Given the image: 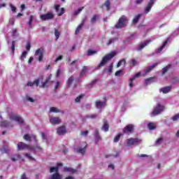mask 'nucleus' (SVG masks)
I'll return each instance as SVG.
<instances>
[{"label":"nucleus","mask_w":179,"mask_h":179,"mask_svg":"<svg viewBox=\"0 0 179 179\" xmlns=\"http://www.w3.org/2000/svg\"><path fill=\"white\" fill-rule=\"evenodd\" d=\"M50 77L48 78H47L45 80V81L44 83H43V80L44 79V78L43 76H41L39 78H38L37 79H36L34 81L31 82V81H29L27 83V86L29 87H33V86H38V85H40V83H42V85L41 86V87H47V85L48 84V82H50Z\"/></svg>","instance_id":"nucleus-1"},{"label":"nucleus","mask_w":179,"mask_h":179,"mask_svg":"<svg viewBox=\"0 0 179 179\" xmlns=\"http://www.w3.org/2000/svg\"><path fill=\"white\" fill-rule=\"evenodd\" d=\"M59 167H62V163L57 164V166H51L50 168V173H55L52 174L50 176L49 179H62V176H61V174L58 173L59 170Z\"/></svg>","instance_id":"nucleus-2"},{"label":"nucleus","mask_w":179,"mask_h":179,"mask_svg":"<svg viewBox=\"0 0 179 179\" xmlns=\"http://www.w3.org/2000/svg\"><path fill=\"white\" fill-rule=\"evenodd\" d=\"M117 55V52H111L110 53L105 55L101 62H100V64H99V67L101 68V66H104V65H106L108 61H110V59H112V58H114V57H115Z\"/></svg>","instance_id":"nucleus-3"},{"label":"nucleus","mask_w":179,"mask_h":179,"mask_svg":"<svg viewBox=\"0 0 179 179\" xmlns=\"http://www.w3.org/2000/svg\"><path fill=\"white\" fill-rule=\"evenodd\" d=\"M162 111H164V106L160 105V103H158L157 106L151 113V116L155 117L156 115H159V114H162Z\"/></svg>","instance_id":"nucleus-4"},{"label":"nucleus","mask_w":179,"mask_h":179,"mask_svg":"<svg viewBox=\"0 0 179 179\" xmlns=\"http://www.w3.org/2000/svg\"><path fill=\"white\" fill-rule=\"evenodd\" d=\"M127 146H138L142 143V139L130 138L127 140Z\"/></svg>","instance_id":"nucleus-5"},{"label":"nucleus","mask_w":179,"mask_h":179,"mask_svg":"<svg viewBox=\"0 0 179 179\" xmlns=\"http://www.w3.org/2000/svg\"><path fill=\"white\" fill-rule=\"evenodd\" d=\"M128 20L127 19V17L124 15H122L120 19L118 22L115 25L116 29H122V27H125L127 26Z\"/></svg>","instance_id":"nucleus-6"},{"label":"nucleus","mask_w":179,"mask_h":179,"mask_svg":"<svg viewBox=\"0 0 179 179\" xmlns=\"http://www.w3.org/2000/svg\"><path fill=\"white\" fill-rule=\"evenodd\" d=\"M87 147V144L86 143H83L79 146H75L74 150L77 153H80V155H85L86 152V148Z\"/></svg>","instance_id":"nucleus-7"},{"label":"nucleus","mask_w":179,"mask_h":179,"mask_svg":"<svg viewBox=\"0 0 179 179\" xmlns=\"http://www.w3.org/2000/svg\"><path fill=\"white\" fill-rule=\"evenodd\" d=\"M17 149H18V150H31V146H30L23 142H20L17 144Z\"/></svg>","instance_id":"nucleus-8"},{"label":"nucleus","mask_w":179,"mask_h":179,"mask_svg":"<svg viewBox=\"0 0 179 179\" xmlns=\"http://www.w3.org/2000/svg\"><path fill=\"white\" fill-rule=\"evenodd\" d=\"M44 54V49L43 48H38L36 52H35V57H36L39 61V62H41L43 61V55Z\"/></svg>","instance_id":"nucleus-9"},{"label":"nucleus","mask_w":179,"mask_h":179,"mask_svg":"<svg viewBox=\"0 0 179 179\" xmlns=\"http://www.w3.org/2000/svg\"><path fill=\"white\" fill-rule=\"evenodd\" d=\"M49 121L50 124H52V125H59V124L61 123V118L58 117L50 116Z\"/></svg>","instance_id":"nucleus-10"},{"label":"nucleus","mask_w":179,"mask_h":179,"mask_svg":"<svg viewBox=\"0 0 179 179\" xmlns=\"http://www.w3.org/2000/svg\"><path fill=\"white\" fill-rule=\"evenodd\" d=\"M10 120L12 121H16L18 124H23V119H22L20 116H17L16 114L12 113L10 115Z\"/></svg>","instance_id":"nucleus-11"},{"label":"nucleus","mask_w":179,"mask_h":179,"mask_svg":"<svg viewBox=\"0 0 179 179\" xmlns=\"http://www.w3.org/2000/svg\"><path fill=\"white\" fill-rule=\"evenodd\" d=\"M53 18H54V14H52V13H49L41 15V20H50V19H53Z\"/></svg>","instance_id":"nucleus-12"},{"label":"nucleus","mask_w":179,"mask_h":179,"mask_svg":"<svg viewBox=\"0 0 179 179\" xmlns=\"http://www.w3.org/2000/svg\"><path fill=\"white\" fill-rule=\"evenodd\" d=\"M134 124H128L123 129L124 134H129L134 131Z\"/></svg>","instance_id":"nucleus-13"},{"label":"nucleus","mask_w":179,"mask_h":179,"mask_svg":"<svg viewBox=\"0 0 179 179\" xmlns=\"http://www.w3.org/2000/svg\"><path fill=\"white\" fill-rule=\"evenodd\" d=\"M155 2H156V0H150V2L148 3V6L145 8V13H149L150 12V9H152V6L155 4Z\"/></svg>","instance_id":"nucleus-14"},{"label":"nucleus","mask_w":179,"mask_h":179,"mask_svg":"<svg viewBox=\"0 0 179 179\" xmlns=\"http://www.w3.org/2000/svg\"><path fill=\"white\" fill-rule=\"evenodd\" d=\"M55 9L58 15V16H62V14L65 13V8H62L59 9V5H55Z\"/></svg>","instance_id":"nucleus-15"},{"label":"nucleus","mask_w":179,"mask_h":179,"mask_svg":"<svg viewBox=\"0 0 179 179\" xmlns=\"http://www.w3.org/2000/svg\"><path fill=\"white\" fill-rule=\"evenodd\" d=\"M34 152V153H41L43 152V148L40 147V145H36L34 147H31V149L29 150Z\"/></svg>","instance_id":"nucleus-16"},{"label":"nucleus","mask_w":179,"mask_h":179,"mask_svg":"<svg viewBox=\"0 0 179 179\" xmlns=\"http://www.w3.org/2000/svg\"><path fill=\"white\" fill-rule=\"evenodd\" d=\"M57 135H64V134H66V128H65L64 126H62L60 127H58L57 129Z\"/></svg>","instance_id":"nucleus-17"},{"label":"nucleus","mask_w":179,"mask_h":179,"mask_svg":"<svg viewBox=\"0 0 179 179\" xmlns=\"http://www.w3.org/2000/svg\"><path fill=\"white\" fill-rule=\"evenodd\" d=\"M158 64L159 63H155L152 64L151 66L148 67L143 73V76H145V75H148V73H149V72H150L152 69H153V68H156V66H157Z\"/></svg>","instance_id":"nucleus-18"},{"label":"nucleus","mask_w":179,"mask_h":179,"mask_svg":"<svg viewBox=\"0 0 179 179\" xmlns=\"http://www.w3.org/2000/svg\"><path fill=\"white\" fill-rule=\"evenodd\" d=\"M169 92H171V87L170 86L159 89V92L163 93L164 94H166V93H169Z\"/></svg>","instance_id":"nucleus-19"},{"label":"nucleus","mask_w":179,"mask_h":179,"mask_svg":"<svg viewBox=\"0 0 179 179\" xmlns=\"http://www.w3.org/2000/svg\"><path fill=\"white\" fill-rule=\"evenodd\" d=\"M149 43H150V41H145L143 43H141L138 47L136 48V50L138 51H141V50H143V48H145V47H146V45H148V44H149Z\"/></svg>","instance_id":"nucleus-20"},{"label":"nucleus","mask_w":179,"mask_h":179,"mask_svg":"<svg viewBox=\"0 0 179 179\" xmlns=\"http://www.w3.org/2000/svg\"><path fill=\"white\" fill-rule=\"evenodd\" d=\"M96 108H103V107H106V102L101 101H97L96 102Z\"/></svg>","instance_id":"nucleus-21"},{"label":"nucleus","mask_w":179,"mask_h":179,"mask_svg":"<svg viewBox=\"0 0 179 179\" xmlns=\"http://www.w3.org/2000/svg\"><path fill=\"white\" fill-rule=\"evenodd\" d=\"M2 127H5L6 128H10L13 127V122H9L6 120H4L1 123Z\"/></svg>","instance_id":"nucleus-22"},{"label":"nucleus","mask_w":179,"mask_h":179,"mask_svg":"<svg viewBox=\"0 0 179 179\" xmlns=\"http://www.w3.org/2000/svg\"><path fill=\"white\" fill-rule=\"evenodd\" d=\"M85 22H86V19H83L81 24H80L76 29V32H75L76 34H78L79 31H80V29H82V27H83V24H85Z\"/></svg>","instance_id":"nucleus-23"},{"label":"nucleus","mask_w":179,"mask_h":179,"mask_svg":"<svg viewBox=\"0 0 179 179\" xmlns=\"http://www.w3.org/2000/svg\"><path fill=\"white\" fill-rule=\"evenodd\" d=\"M49 113H61L62 114H64V110H59L58 108L51 107L50 108Z\"/></svg>","instance_id":"nucleus-24"},{"label":"nucleus","mask_w":179,"mask_h":179,"mask_svg":"<svg viewBox=\"0 0 179 179\" xmlns=\"http://www.w3.org/2000/svg\"><path fill=\"white\" fill-rule=\"evenodd\" d=\"M168 42H169V38H168L166 41H165L164 42L163 45L161 46V48H158V49L155 51V52H156L157 54H159V52H162V51H163V49L164 48V47H166V45H167V43H168Z\"/></svg>","instance_id":"nucleus-25"},{"label":"nucleus","mask_w":179,"mask_h":179,"mask_svg":"<svg viewBox=\"0 0 179 179\" xmlns=\"http://www.w3.org/2000/svg\"><path fill=\"white\" fill-rule=\"evenodd\" d=\"M24 139H25V141H31V139L36 141V136L26 134L24 136Z\"/></svg>","instance_id":"nucleus-26"},{"label":"nucleus","mask_w":179,"mask_h":179,"mask_svg":"<svg viewBox=\"0 0 179 179\" xmlns=\"http://www.w3.org/2000/svg\"><path fill=\"white\" fill-rule=\"evenodd\" d=\"M94 136H95V142L96 143H97V142L101 141V137L100 136V135H99V130L95 129Z\"/></svg>","instance_id":"nucleus-27"},{"label":"nucleus","mask_w":179,"mask_h":179,"mask_svg":"<svg viewBox=\"0 0 179 179\" xmlns=\"http://www.w3.org/2000/svg\"><path fill=\"white\" fill-rule=\"evenodd\" d=\"M96 82L97 80H94L91 83H88L86 86L87 89H89V90L92 89V87H94V85H96Z\"/></svg>","instance_id":"nucleus-28"},{"label":"nucleus","mask_w":179,"mask_h":179,"mask_svg":"<svg viewBox=\"0 0 179 179\" xmlns=\"http://www.w3.org/2000/svg\"><path fill=\"white\" fill-rule=\"evenodd\" d=\"M25 157H27V159L30 161V162H36V159H34V157H33L31 156V154L30 153H25L24 154Z\"/></svg>","instance_id":"nucleus-29"},{"label":"nucleus","mask_w":179,"mask_h":179,"mask_svg":"<svg viewBox=\"0 0 179 179\" xmlns=\"http://www.w3.org/2000/svg\"><path fill=\"white\" fill-rule=\"evenodd\" d=\"M141 17H142V14H138V15H136V16L133 19V23H134V24H136V23H138V22H139V19H141Z\"/></svg>","instance_id":"nucleus-30"},{"label":"nucleus","mask_w":179,"mask_h":179,"mask_svg":"<svg viewBox=\"0 0 179 179\" xmlns=\"http://www.w3.org/2000/svg\"><path fill=\"white\" fill-rule=\"evenodd\" d=\"M12 162H16L17 160H22V156L20 155H14L11 157Z\"/></svg>","instance_id":"nucleus-31"},{"label":"nucleus","mask_w":179,"mask_h":179,"mask_svg":"<svg viewBox=\"0 0 179 179\" xmlns=\"http://www.w3.org/2000/svg\"><path fill=\"white\" fill-rule=\"evenodd\" d=\"M108 128H110V126L108 125V123H107L106 121L103 122V127H102V129L105 132H107V131H108Z\"/></svg>","instance_id":"nucleus-32"},{"label":"nucleus","mask_w":179,"mask_h":179,"mask_svg":"<svg viewBox=\"0 0 179 179\" xmlns=\"http://www.w3.org/2000/svg\"><path fill=\"white\" fill-rule=\"evenodd\" d=\"M64 171L66 172H68V173H71L72 174H73V173H76V170H75L72 168L65 167Z\"/></svg>","instance_id":"nucleus-33"},{"label":"nucleus","mask_w":179,"mask_h":179,"mask_svg":"<svg viewBox=\"0 0 179 179\" xmlns=\"http://www.w3.org/2000/svg\"><path fill=\"white\" fill-rule=\"evenodd\" d=\"M26 101H29V103H34L36 101V99H33L31 96L27 95L25 96Z\"/></svg>","instance_id":"nucleus-34"},{"label":"nucleus","mask_w":179,"mask_h":179,"mask_svg":"<svg viewBox=\"0 0 179 179\" xmlns=\"http://www.w3.org/2000/svg\"><path fill=\"white\" fill-rule=\"evenodd\" d=\"M125 64H127V62H125V59H121L117 64V68H120V66H122V65H123V66H125Z\"/></svg>","instance_id":"nucleus-35"},{"label":"nucleus","mask_w":179,"mask_h":179,"mask_svg":"<svg viewBox=\"0 0 179 179\" xmlns=\"http://www.w3.org/2000/svg\"><path fill=\"white\" fill-rule=\"evenodd\" d=\"M148 127L150 130L156 129V124L150 122L148 124Z\"/></svg>","instance_id":"nucleus-36"},{"label":"nucleus","mask_w":179,"mask_h":179,"mask_svg":"<svg viewBox=\"0 0 179 179\" xmlns=\"http://www.w3.org/2000/svg\"><path fill=\"white\" fill-rule=\"evenodd\" d=\"M99 20V15H94L91 19V23L93 24Z\"/></svg>","instance_id":"nucleus-37"},{"label":"nucleus","mask_w":179,"mask_h":179,"mask_svg":"<svg viewBox=\"0 0 179 179\" xmlns=\"http://www.w3.org/2000/svg\"><path fill=\"white\" fill-rule=\"evenodd\" d=\"M153 79H155L154 78H147L145 80V85H150V83H152V82H153Z\"/></svg>","instance_id":"nucleus-38"},{"label":"nucleus","mask_w":179,"mask_h":179,"mask_svg":"<svg viewBox=\"0 0 179 179\" xmlns=\"http://www.w3.org/2000/svg\"><path fill=\"white\" fill-rule=\"evenodd\" d=\"M83 97H85V94H81L77 96L76 99H75L76 103H80V100H82Z\"/></svg>","instance_id":"nucleus-39"},{"label":"nucleus","mask_w":179,"mask_h":179,"mask_svg":"<svg viewBox=\"0 0 179 179\" xmlns=\"http://www.w3.org/2000/svg\"><path fill=\"white\" fill-rule=\"evenodd\" d=\"M84 8H85V7H80L77 10L74 11V13H73L74 16L79 15V13H80L82 12V10H83Z\"/></svg>","instance_id":"nucleus-40"},{"label":"nucleus","mask_w":179,"mask_h":179,"mask_svg":"<svg viewBox=\"0 0 179 179\" xmlns=\"http://www.w3.org/2000/svg\"><path fill=\"white\" fill-rule=\"evenodd\" d=\"M105 71H107L108 73L111 75V73H113V64H111L108 69H106Z\"/></svg>","instance_id":"nucleus-41"},{"label":"nucleus","mask_w":179,"mask_h":179,"mask_svg":"<svg viewBox=\"0 0 179 179\" xmlns=\"http://www.w3.org/2000/svg\"><path fill=\"white\" fill-rule=\"evenodd\" d=\"M27 55V51H24L20 57L21 61H24V59L26 58Z\"/></svg>","instance_id":"nucleus-42"},{"label":"nucleus","mask_w":179,"mask_h":179,"mask_svg":"<svg viewBox=\"0 0 179 179\" xmlns=\"http://www.w3.org/2000/svg\"><path fill=\"white\" fill-rule=\"evenodd\" d=\"M33 19H34V15H30L29 17V21L28 22V26L29 27H31V24L33 23Z\"/></svg>","instance_id":"nucleus-43"},{"label":"nucleus","mask_w":179,"mask_h":179,"mask_svg":"<svg viewBox=\"0 0 179 179\" xmlns=\"http://www.w3.org/2000/svg\"><path fill=\"white\" fill-rule=\"evenodd\" d=\"M73 82V77H70L67 80V86H71L72 83Z\"/></svg>","instance_id":"nucleus-44"},{"label":"nucleus","mask_w":179,"mask_h":179,"mask_svg":"<svg viewBox=\"0 0 179 179\" xmlns=\"http://www.w3.org/2000/svg\"><path fill=\"white\" fill-rule=\"evenodd\" d=\"M94 54H97V51L92 50H90L87 51V55L89 56L94 55Z\"/></svg>","instance_id":"nucleus-45"},{"label":"nucleus","mask_w":179,"mask_h":179,"mask_svg":"<svg viewBox=\"0 0 179 179\" xmlns=\"http://www.w3.org/2000/svg\"><path fill=\"white\" fill-rule=\"evenodd\" d=\"M103 6L106 8V10H110V1H106L103 4Z\"/></svg>","instance_id":"nucleus-46"},{"label":"nucleus","mask_w":179,"mask_h":179,"mask_svg":"<svg viewBox=\"0 0 179 179\" xmlns=\"http://www.w3.org/2000/svg\"><path fill=\"white\" fill-rule=\"evenodd\" d=\"M61 35V33L58 31V29H55V36L56 37V40H58L59 38V36Z\"/></svg>","instance_id":"nucleus-47"},{"label":"nucleus","mask_w":179,"mask_h":179,"mask_svg":"<svg viewBox=\"0 0 179 179\" xmlns=\"http://www.w3.org/2000/svg\"><path fill=\"white\" fill-rule=\"evenodd\" d=\"M156 145H162L163 143V138L160 137L155 141Z\"/></svg>","instance_id":"nucleus-48"},{"label":"nucleus","mask_w":179,"mask_h":179,"mask_svg":"<svg viewBox=\"0 0 179 179\" xmlns=\"http://www.w3.org/2000/svg\"><path fill=\"white\" fill-rule=\"evenodd\" d=\"M134 80H135V78H131L129 79V87H134Z\"/></svg>","instance_id":"nucleus-49"},{"label":"nucleus","mask_w":179,"mask_h":179,"mask_svg":"<svg viewBox=\"0 0 179 179\" xmlns=\"http://www.w3.org/2000/svg\"><path fill=\"white\" fill-rule=\"evenodd\" d=\"M130 64L132 65V66H136V65H138V62L135 59H132L130 61Z\"/></svg>","instance_id":"nucleus-50"},{"label":"nucleus","mask_w":179,"mask_h":179,"mask_svg":"<svg viewBox=\"0 0 179 179\" xmlns=\"http://www.w3.org/2000/svg\"><path fill=\"white\" fill-rule=\"evenodd\" d=\"M86 71H87V67L84 66L82 69L80 76H83V75H85L86 73Z\"/></svg>","instance_id":"nucleus-51"},{"label":"nucleus","mask_w":179,"mask_h":179,"mask_svg":"<svg viewBox=\"0 0 179 179\" xmlns=\"http://www.w3.org/2000/svg\"><path fill=\"white\" fill-rule=\"evenodd\" d=\"M121 135L122 134H118L117 135L113 140V142H118V141H120V138H121Z\"/></svg>","instance_id":"nucleus-52"},{"label":"nucleus","mask_w":179,"mask_h":179,"mask_svg":"<svg viewBox=\"0 0 179 179\" xmlns=\"http://www.w3.org/2000/svg\"><path fill=\"white\" fill-rule=\"evenodd\" d=\"M15 41H13L11 44V51H12L13 54H15Z\"/></svg>","instance_id":"nucleus-53"},{"label":"nucleus","mask_w":179,"mask_h":179,"mask_svg":"<svg viewBox=\"0 0 179 179\" xmlns=\"http://www.w3.org/2000/svg\"><path fill=\"white\" fill-rule=\"evenodd\" d=\"M117 41V38H111L109 40L108 43H107V45H110V44H113V43Z\"/></svg>","instance_id":"nucleus-54"},{"label":"nucleus","mask_w":179,"mask_h":179,"mask_svg":"<svg viewBox=\"0 0 179 179\" xmlns=\"http://www.w3.org/2000/svg\"><path fill=\"white\" fill-rule=\"evenodd\" d=\"M171 120L173 121H178V120H179V113L177 114V115H175L172 118Z\"/></svg>","instance_id":"nucleus-55"},{"label":"nucleus","mask_w":179,"mask_h":179,"mask_svg":"<svg viewBox=\"0 0 179 179\" xmlns=\"http://www.w3.org/2000/svg\"><path fill=\"white\" fill-rule=\"evenodd\" d=\"M59 86H61V81H57L55 86V90H57V89H59Z\"/></svg>","instance_id":"nucleus-56"},{"label":"nucleus","mask_w":179,"mask_h":179,"mask_svg":"<svg viewBox=\"0 0 179 179\" xmlns=\"http://www.w3.org/2000/svg\"><path fill=\"white\" fill-rule=\"evenodd\" d=\"M169 68H170V67H169V66L164 67V68L162 69V75H164V73H166V72H167V71H169Z\"/></svg>","instance_id":"nucleus-57"},{"label":"nucleus","mask_w":179,"mask_h":179,"mask_svg":"<svg viewBox=\"0 0 179 179\" xmlns=\"http://www.w3.org/2000/svg\"><path fill=\"white\" fill-rule=\"evenodd\" d=\"M62 55H59L55 60V62H58L59 61H62Z\"/></svg>","instance_id":"nucleus-58"},{"label":"nucleus","mask_w":179,"mask_h":179,"mask_svg":"<svg viewBox=\"0 0 179 179\" xmlns=\"http://www.w3.org/2000/svg\"><path fill=\"white\" fill-rule=\"evenodd\" d=\"M10 7L11 8L12 12H16V7L12 5V3L10 4Z\"/></svg>","instance_id":"nucleus-59"},{"label":"nucleus","mask_w":179,"mask_h":179,"mask_svg":"<svg viewBox=\"0 0 179 179\" xmlns=\"http://www.w3.org/2000/svg\"><path fill=\"white\" fill-rule=\"evenodd\" d=\"M60 75H61V69H59L56 73V78H59Z\"/></svg>","instance_id":"nucleus-60"},{"label":"nucleus","mask_w":179,"mask_h":179,"mask_svg":"<svg viewBox=\"0 0 179 179\" xmlns=\"http://www.w3.org/2000/svg\"><path fill=\"white\" fill-rule=\"evenodd\" d=\"M13 37H16V36H17V29H13Z\"/></svg>","instance_id":"nucleus-61"},{"label":"nucleus","mask_w":179,"mask_h":179,"mask_svg":"<svg viewBox=\"0 0 179 179\" xmlns=\"http://www.w3.org/2000/svg\"><path fill=\"white\" fill-rule=\"evenodd\" d=\"M26 48L27 51H30V48H31V45H30V43H27Z\"/></svg>","instance_id":"nucleus-62"},{"label":"nucleus","mask_w":179,"mask_h":179,"mask_svg":"<svg viewBox=\"0 0 179 179\" xmlns=\"http://www.w3.org/2000/svg\"><path fill=\"white\" fill-rule=\"evenodd\" d=\"M87 134H89V131H85L81 132V135L83 136H86L87 135Z\"/></svg>","instance_id":"nucleus-63"},{"label":"nucleus","mask_w":179,"mask_h":179,"mask_svg":"<svg viewBox=\"0 0 179 179\" xmlns=\"http://www.w3.org/2000/svg\"><path fill=\"white\" fill-rule=\"evenodd\" d=\"M20 179H29V178H27V177H26V174L25 173H23L21 176V178Z\"/></svg>","instance_id":"nucleus-64"}]
</instances>
